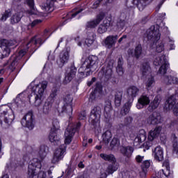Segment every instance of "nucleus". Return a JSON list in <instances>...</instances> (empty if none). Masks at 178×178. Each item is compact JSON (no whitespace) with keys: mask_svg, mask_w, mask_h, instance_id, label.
<instances>
[{"mask_svg":"<svg viewBox=\"0 0 178 178\" xmlns=\"http://www.w3.org/2000/svg\"><path fill=\"white\" fill-rule=\"evenodd\" d=\"M97 69H98V57L90 56L86 59L78 70V76L79 79H84V77L91 76Z\"/></svg>","mask_w":178,"mask_h":178,"instance_id":"f257e3e1","label":"nucleus"},{"mask_svg":"<svg viewBox=\"0 0 178 178\" xmlns=\"http://www.w3.org/2000/svg\"><path fill=\"white\" fill-rule=\"evenodd\" d=\"M48 87V81H42L33 86L32 92L29 96V102L35 106H40L42 104V95Z\"/></svg>","mask_w":178,"mask_h":178,"instance_id":"f03ea898","label":"nucleus"},{"mask_svg":"<svg viewBox=\"0 0 178 178\" xmlns=\"http://www.w3.org/2000/svg\"><path fill=\"white\" fill-rule=\"evenodd\" d=\"M101 115H102V107L101 106H94L91 111V115L89 119L92 129H99Z\"/></svg>","mask_w":178,"mask_h":178,"instance_id":"7ed1b4c3","label":"nucleus"},{"mask_svg":"<svg viewBox=\"0 0 178 178\" xmlns=\"http://www.w3.org/2000/svg\"><path fill=\"white\" fill-rule=\"evenodd\" d=\"M154 66H161L160 67L158 74H166L168 69L169 67V63L166 60L165 56H157L154 60Z\"/></svg>","mask_w":178,"mask_h":178,"instance_id":"20e7f679","label":"nucleus"},{"mask_svg":"<svg viewBox=\"0 0 178 178\" xmlns=\"http://www.w3.org/2000/svg\"><path fill=\"white\" fill-rule=\"evenodd\" d=\"M113 61H109L106 65L102 67V70L99 72V76H102L104 81H109L112 79V75L113 74Z\"/></svg>","mask_w":178,"mask_h":178,"instance_id":"39448f33","label":"nucleus"},{"mask_svg":"<svg viewBox=\"0 0 178 178\" xmlns=\"http://www.w3.org/2000/svg\"><path fill=\"white\" fill-rule=\"evenodd\" d=\"M146 33L147 40L149 42H153V44H155V42L161 40V33H159V26H158V25L156 26H150Z\"/></svg>","mask_w":178,"mask_h":178,"instance_id":"423d86ee","label":"nucleus"},{"mask_svg":"<svg viewBox=\"0 0 178 178\" xmlns=\"http://www.w3.org/2000/svg\"><path fill=\"white\" fill-rule=\"evenodd\" d=\"M41 169V161L38 159H33L28 167V178H33Z\"/></svg>","mask_w":178,"mask_h":178,"instance_id":"0eeeda50","label":"nucleus"},{"mask_svg":"<svg viewBox=\"0 0 178 178\" xmlns=\"http://www.w3.org/2000/svg\"><path fill=\"white\" fill-rule=\"evenodd\" d=\"M13 45H15L13 41H9L6 39H3L1 41V44L0 46V58L8 56L9 54H10V49H12V47H13Z\"/></svg>","mask_w":178,"mask_h":178,"instance_id":"6e6552de","label":"nucleus"},{"mask_svg":"<svg viewBox=\"0 0 178 178\" xmlns=\"http://www.w3.org/2000/svg\"><path fill=\"white\" fill-rule=\"evenodd\" d=\"M21 124L24 127H27L29 130L34 129V115L33 111H29L21 120Z\"/></svg>","mask_w":178,"mask_h":178,"instance_id":"1a4fd4ad","label":"nucleus"},{"mask_svg":"<svg viewBox=\"0 0 178 178\" xmlns=\"http://www.w3.org/2000/svg\"><path fill=\"white\" fill-rule=\"evenodd\" d=\"M66 152V145H61L59 148H57L54 154L51 162L52 163H58L59 161H62L63 159V156H65V153Z\"/></svg>","mask_w":178,"mask_h":178,"instance_id":"9d476101","label":"nucleus"},{"mask_svg":"<svg viewBox=\"0 0 178 178\" xmlns=\"http://www.w3.org/2000/svg\"><path fill=\"white\" fill-rule=\"evenodd\" d=\"M146 123L149 124V126H156V124L162 123V117L161 116V113L158 112L152 113L147 118Z\"/></svg>","mask_w":178,"mask_h":178,"instance_id":"9b49d317","label":"nucleus"},{"mask_svg":"<svg viewBox=\"0 0 178 178\" xmlns=\"http://www.w3.org/2000/svg\"><path fill=\"white\" fill-rule=\"evenodd\" d=\"M69 54H70V48L69 47H67L60 52L59 59L57 60L59 67H63L65 63H67L70 58Z\"/></svg>","mask_w":178,"mask_h":178,"instance_id":"f8f14e48","label":"nucleus"},{"mask_svg":"<svg viewBox=\"0 0 178 178\" xmlns=\"http://www.w3.org/2000/svg\"><path fill=\"white\" fill-rule=\"evenodd\" d=\"M13 120H15V115L13 111H10L8 114H6V115L0 119V124L3 129H8L12 124Z\"/></svg>","mask_w":178,"mask_h":178,"instance_id":"ddd939ff","label":"nucleus"},{"mask_svg":"<svg viewBox=\"0 0 178 178\" xmlns=\"http://www.w3.org/2000/svg\"><path fill=\"white\" fill-rule=\"evenodd\" d=\"M76 73H77V68L74 66V65H72L67 71L65 76V79L63 81L64 84H67V83H70L74 77H76Z\"/></svg>","mask_w":178,"mask_h":178,"instance_id":"4468645a","label":"nucleus"},{"mask_svg":"<svg viewBox=\"0 0 178 178\" xmlns=\"http://www.w3.org/2000/svg\"><path fill=\"white\" fill-rule=\"evenodd\" d=\"M104 17H105V14L103 13H99L95 19L87 22L86 29H95L104 20Z\"/></svg>","mask_w":178,"mask_h":178,"instance_id":"2eb2a0df","label":"nucleus"},{"mask_svg":"<svg viewBox=\"0 0 178 178\" xmlns=\"http://www.w3.org/2000/svg\"><path fill=\"white\" fill-rule=\"evenodd\" d=\"M151 100L147 95H142L138 99V103L136 104V108L138 109H143L145 106L149 105Z\"/></svg>","mask_w":178,"mask_h":178,"instance_id":"dca6fc26","label":"nucleus"},{"mask_svg":"<svg viewBox=\"0 0 178 178\" xmlns=\"http://www.w3.org/2000/svg\"><path fill=\"white\" fill-rule=\"evenodd\" d=\"M128 55L129 56H134L136 59H140L143 56V46L138 44L134 49V51L131 49L128 50Z\"/></svg>","mask_w":178,"mask_h":178,"instance_id":"f3484780","label":"nucleus"},{"mask_svg":"<svg viewBox=\"0 0 178 178\" xmlns=\"http://www.w3.org/2000/svg\"><path fill=\"white\" fill-rule=\"evenodd\" d=\"M145 140H147V132H145L144 129H141L135 138L134 144L136 146L140 145V144H143Z\"/></svg>","mask_w":178,"mask_h":178,"instance_id":"a211bd4d","label":"nucleus"},{"mask_svg":"<svg viewBox=\"0 0 178 178\" xmlns=\"http://www.w3.org/2000/svg\"><path fill=\"white\" fill-rule=\"evenodd\" d=\"M118 38H119L118 35L107 36L104 40V44L106 48L108 49L113 48L115 44H116V41H118Z\"/></svg>","mask_w":178,"mask_h":178,"instance_id":"6ab92c4d","label":"nucleus"},{"mask_svg":"<svg viewBox=\"0 0 178 178\" xmlns=\"http://www.w3.org/2000/svg\"><path fill=\"white\" fill-rule=\"evenodd\" d=\"M120 152L123 156L131 158L133 152H134V147L133 146H122L120 149Z\"/></svg>","mask_w":178,"mask_h":178,"instance_id":"aec40b11","label":"nucleus"},{"mask_svg":"<svg viewBox=\"0 0 178 178\" xmlns=\"http://www.w3.org/2000/svg\"><path fill=\"white\" fill-rule=\"evenodd\" d=\"M161 101H162V98H161V96L155 97L154 100L151 102L149 106L147 107V111L149 112H154V111H155V109H157L158 106H159Z\"/></svg>","mask_w":178,"mask_h":178,"instance_id":"412c9836","label":"nucleus"},{"mask_svg":"<svg viewBox=\"0 0 178 178\" xmlns=\"http://www.w3.org/2000/svg\"><path fill=\"white\" fill-rule=\"evenodd\" d=\"M153 156L156 161L162 162L163 161V149L160 146L155 147L153 152Z\"/></svg>","mask_w":178,"mask_h":178,"instance_id":"4be33fe9","label":"nucleus"},{"mask_svg":"<svg viewBox=\"0 0 178 178\" xmlns=\"http://www.w3.org/2000/svg\"><path fill=\"white\" fill-rule=\"evenodd\" d=\"M143 79H147L148 76H151V67L148 63H144L140 67Z\"/></svg>","mask_w":178,"mask_h":178,"instance_id":"5701e85b","label":"nucleus"},{"mask_svg":"<svg viewBox=\"0 0 178 178\" xmlns=\"http://www.w3.org/2000/svg\"><path fill=\"white\" fill-rule=\"evenodd\" d=\"M161 130H162V127H156V129H152L149 132V135L147 137L148 140H149L150 141H154L155 138L159 136V134Z\"/></svg>","mask_w":178,"mask_h":178,"instance_id":"b1692460","label":"nucleus"},{"mask_svg":"<svg viewBox=\"0 0 178 178\" xmlns=\"http://www.w3.org/2000/svg\"><path fill=\"white\" fill-rule=\"evenodd\" d=\"M57 132L58 131H51L49 138L51 143H54L56 145H59L60 144V138H59Z\"/></svg>","mask_w":178,"mask_h":178,"instance_id":"393cba45","label":"nucleus"},{"mask_svg":"<svg viewBox=\"0 0 178 178\" xmlns=\"http://www.w3.org/2000/svg\"><path fill=\"white\" fill-rule=\"evenodd\" d=\"M140 92V89L137 88V86H131L129 87L127 90V93L129 98H131L132 100L134 99L138 95V93Z\"/></svg>","mask_w":178,"mask_h":178,"instance_id":"a878e982","label":"nucleus"},{"mask_svg":"<svg viewBox=\"0 0 178 178\" xmlns=\"http://www.w3.org/2000/svg\"><path fill=\"white\" fill-rule=\"evenodd\" d=\"M123 98V90H115L114 94V99H115V106H120L122 105V99Z\"/></svg>","mask_w":178,"mask_h":178,"instance_id":"bb28decb","label":"nucleus"},{"mask_svg":"<svg viewBox=\"0 0 178 178\" xmlns=\"http://www.w3.org/2000/svg\"><path fill=\"white\" fill-rule=\"evenodd\" d=\"M111 26V20L109 19H104L103 23L99 25L97 32L99 34H104V33H106L108 31V27Z\"/></svg>","mask_w":178,"mask_h":178,"instance_id":"cd10ccee","label":"nucleus"},{"mask_svg":"<svg viewBox=\"0 0 178 178\" xmlns=\"http://www.w3.org/2000/svg\"><path fill=\"white\" fill-rule=\"evenodd\" d=\"M112 112V102L111 100L106 101V104L104 106V118L106 119H109L111 118Z\"/></svg>","mask_w":178,"mask_h":178,"instance_id":"c85d7f7f","label":"nucleus"},{"mask_svg":"<svg viewBox=\"0 0 178 178\" xmlns=\"http://www.w3.org/2000/svg\"><path fill=\"white\" fill-rule=\"evenodd\" d=\"M151 166V163H149V161L146 160L143 161V163L141 165V172H140V176L142 178H145L147 176V172H148V168Z\"/></svg>","mask_w":178,"mask_h":178,"instance_id":"c756f323","label":"nucleus"},{"mask_svg":"<svg viewBox=\"0 0 178 178\" xmlns=\"http://www.w3.org/2000/svg\"><path fill=\"white\" fill-rule=\"evenodd\" d=\"M164 83L167 84V86H178V78L173 76H163Z\"/></svg>","mask_w":178,"mask_h":178,"instance_id":"7c9ffc66","label":"nucleus"},{"mask_svg":"<svg viewBox=\"0 0 178 178\" xmlns=\"http://www.w3.org/2000/svg\"><path fill=\"white\" fill-rule=\"evenodd\" d=\"M163 168H165L164 170H162L163 175L165 177L173 178V172L170 171V166L169 165V162L164 161L163 163Z\"/></svg>","mask_w":178,"mask_h":178,"instance_id":"2f4dec72","label":"nucleus"},{"mask_svg":"<svg viewBox=\"0 0 178 178\" xmlns=\"http://www.w3.org/2000/svg\"><path fill=\"white\" fill-rule=\"evenodd\" d=\"M100 158H102V159H103L104 161L110 162L111 163H115V162H117L116 157H115V155L112 154H107L102 153L100 154Z\"/></svg>","mask_w":178,"mask_h":178,"instance_id":"473e14b6","label":"nucleus"},{"mask_svg":"<svg viewBox=\"0 0 178 178\" xmlns=\"http://www.w3.org/2000/svg\"><path fill=\"white\" fill-rule=\"evenodd\" d=\"M95 41V33L94 32H88L87 33V38L85 40V44L88 47H91L94 42Z\"/></svg>","mask_w":178,"mask_h":178,"instance_id":"72a5a7b5","label":"nucleus"},{"mask_svg":"<svg viewBox=\"0 0 178 178\" xmlns=\"http://www.w3.org/2000/svg\"><path fill=\"white\" fill-rule=\"evenodd\" d=\"M51 109H52V101L47 100L44 102L40 111L43 112L45 115H48L49 112H51Z\"/></svg>","mask_w":178,"mask_h":178,"instance_id":"f704fd0d","label":"nucleus"},{"mask_svg":"<svg viewBox=\"0 0 178 178\" xmlns=\"http://www.w3.org/2000/svg\"><path fill=\"white\" fill-rule=\"evenodd\" d=\"M132 2L134 5H136L138 9L140 11L145 9V6L148 5L146 0H133Z\"/></svg>","mask_w":178,"mask_h":178,"instance_id":"c9c22d12","label":"nucleus"},{"mask_svg":"<svg viewBox=\"0 0 178 178\" xmlns=\"http://www.w3.org/2000/svg\"><path fill=\"white\" fill-rule=\"evenodd\" d=\"M116 72L119 76H123V74H124V70L123 69V58L122 57L118 58Z\"/></svg>","mask_w":178,"mask_h":178,"instance_id":"e433bc0d","label":"nucleus"},{"mask_svg":"<svg viewBox=\"0 0 178 178\" xmlns=\"http://www.w3.org/2000/svg\"><path fill=\"white\" fill-rule=\"evenodd\" d=\"M61 113H67L68 116H70L73 113V104H63Z\"/></svg>","mask_w":178,"mask_h":178,"instance_id":"4c0bfd02","label":"nucleus"},{"mask_svg":"<svg viewBox=\"0 0 178 178\" xmlns=\"http://www.w3.org/2000/svg\"><path fill=\"white\" fill-rule=\"evenodd\" d=\"M52 1L56 0H47L46 2L42 5V8L44 12H52V7L54 6Z\"/></svg>","mask_w":178,"mask_h":178,"instance_id":"58836bf2","label":"nucleus"},{"mask_svg":"<svg viewBox=\"0 0 178 178\" xmlns=\"http://www.w3.org/2000/svg\"><path fill=\"white\" fill-rule=\"evenodd\" d=\"M26 3L30 8V10H27L26 13H29V15H37V10L34 8V0H26Z\"/></svg>","mask_w":178,"mask_h":178,"instance_id":"ea45409f","label":"nucleus"},{"mask_svg":"<svg viewBox=\"0 0 178 178\" xmlns=\"http://www.w3.org/2000/svg\"><path fill=\"white\" fill-rule=\"evenodd\" d=\"M10 112H12L10 107L8 105H3L0 106V119H2L3 116L8 115Z\"/></svg>","mask_w":178,"mask_h":178,"instance_id":"a19ab883","label":"nucleus"},{"mask_svg":"<svg viewBox=\"0 0 178 178\" xmlns=\"http://www.w3.org/2000/svg\"><path fill=\"white\" fill-rule=\"evenodd\" d=\"M130 108H131V102L125 103L120 111L121 116H119V118H122V116H126V115L130 112Z\"/></svg>","mask_w":178,"mask_h":178,"instance_id":"79ce46f5","label":"nucleus"},{"mask_svg":"<svg viewBox=\"0 0 178 178\" xmlns=\"http://www.w3.org/2000/svg\"><path fill=\"white\" fill-rule=\"evenodd\" d=\"M37 45L38 44H39L38 47H41V45H42V44H44V40H42V38H37L35 36L32 38L31 39V40L28 42V44H26L27 47H30L29 45Z\"/></svg>","mask_w":178,"mask_h":178,"instance_id":"37998d69","label":"nucleus"},{"mask_svg":"<svg viewBox=\"0 0 178 178\" xmlns=\"http://www.w3.org/2000/svg\"><path fill=\"white\" fill-rule=\"evenodd\" d=\"M118 169H119V164H118L116 161L115 163H111V164L108 165L106 172L108 173V175H112L114 172H116Z\"/></svg>","mask_w":178,"mask_h":178,"instance_id":"c03bdc74","label":"nucleus"},{"mask_svg":"<svg viewBox=\"0 0 178 178\" xmlns=\"http://www.w3.org/2000/svg\"><path fill=\"white\" fill-rule=\"evenodd\" d=\"M73 136H74V131H72L70 129H69V128H67L65 132V144H70V143H72V138Z\"/></svg>","mask_w":178,"mask_h":178,"instance_id":"a18cd8bd","label":"nucleus"},{"mask_svg":"<svg viewBox=\"0 0 178 178\" xmlns=\"http://www.w3.org/2000/svg\"><path fill=\"white\" fill-rule=\"evenodd\" d=\"M22 17H23V15L20 13L13 15L10 17V24H16V23H19L22 20Z\"/></svg>","mask_w":178,"mask_h":178,"instance_id":"49530a36","label":"nucleus"},{"mask_svg":"<svg viewBox=\"0 0 178 178\" xmlns=\"http://www.w3.org/2000/svg\"><path fill=\"white\" fill-rule=\"evenodd\" d=\"M63 105H73V97L71 95H65L63 97Z\"/></svg>","mask_w":178,"mask_h":178,"instance_id":"de8ad7c7","label":"nucleus"},{"mask_svg":"<svg viewBox=\"0 0 178 178\" xmlns=\"http://www.w3.org/2000/svg\"><path fill=\"white\" fill-rule=\"evenodd\" d=\"M171 140L172 141L173 151L174 152H175V154H178L177 136H176V134H172Z\"/></svg>","mask_w":178,"mask_h":178,"instance_id":"09e8293b","label":"nucleus"},{"mask_svg":"<svg viewBox=\"0 0 178 178\" xmlns=\"http://www.w3.org/2000/svg\"><path fill=\"white\" fill-rule=\"evenodd\" d=\"M102 138L105 144H109V140L112 138V133L111 132V131H106L105 133H104L102 135Z\"/></svg>","mask_w":178,"mask_h":178,"instance_id":"8fccbe9b","label":"nucleus"},{"mask_svg":"<svg viewBox=\"0 0 178 178\" xmlns=\"http://www.w3.org/2000/svg\"><path fill=\"white\" fill-rule=\"evenodd\" d=\"M10 65L9 66V69L11 70V72H13L15 69H16V56H13L9 60Z\"/></svg>","mask_w":178,"mask_h":178,"instance_id":"3c124183","label":"nucleus"},{"mask_svg":"<svg viewBox=\"0 0 178 178\" xmlns=\"http://www.w3.org/2000/svg\"><path fill=\"white\" fill-rule=\"evenodd\" d=\"M120 145V141L117 138H113L110 143L111 149H113L115 147H119Z\"/></svg>","mask_w":178,"mask_h":178,"instance_id":"603ef678","label":"nucleus"},{"mask_svg":"<svg viewBox=\"0 0 178 178\" xmlns=\"http://www.w3.org/2000/svg\"><path fill=\"white\" fill-rule=\"evenodd\" d=\"M39 156L42 159L47 156V147L41 146L39 151Z\"/></svg>","mask_w":178,"mask_h":178,"instance_id":"864d4df0","label":"nucleus"},{"mask_svg":"<svg viewBox=\"0 0 178 178\" xmlns=\"http://www.w3.org/2000/svg\"><path fill=\"white\" fill-rule=\"evenodd\" d=\"M10 15H12V10L10 9L6 10L0 18V20H1V22H5Z\"/></svg>","mask_w":178,"mask_h":178,"instance_id":"5fc2aeb1","label":"nucleus"},{"mask_svg":"<svg viewBox=\"0 0 178 178\" xmlns=\"http://www.w3.org/2000/svg\"><path fill=\"white\" fill-rule=\"evenodd\" d=\"M124 26H126V21H124V19H119L118 21L116 24L118 30H123V29H124Z\"/></svg>","mask_w":178,"mask_h":178,"instance_id":"6e6d98bb","label":"nucleus"},{"mask_svg":"<svg viewBox=\"0 0 178 178\" xmlns=\"http://www.w3.org/2000/svg\"><path fill=\"white\" fill-rule=\"evenodd\" d=\"M148 79L146 82V87L147 88H149L152 86V84L155 83V80L154 79V76H152V75L147 76Z\"/></svg>","mask_w":178,"mask_h":178,"instance_id":"4d7b16f0","label":"nucleus"},{"mask_svg":"<svg viewBox=\"0 0 178 178\" xmlns=\"http://www.w3.org/2000/svg\"><path fill=\"white\" fill-rule=\"evenodd\" d=\"M56 95H58V89H56V88H54L51 92L49 99H51L50 101H52V102H54V99L56 97Z\"/></svg>","mask_w":178,"mask_h":178,"instance_id":"13d9d810","label":"nucleus"},{"mask_svg":"<svg viewBox=\"0 0 178 178\" xmlns=\"http://www.w3.org/2000/svg\"><path fill=\"white\" fill-rule=\"evenodd\" d=\"M154 144H155V142H154V140H149L147 139V141H146L143 144V147L144 148H145V149H149V148H151V147H152Z\"/></svg>","mask_w":178,"mask_h":178,"instance_id":"bf43d9fd","label":"nucleus"},{"mask_svg":"<svg viewBox=\"0 0 178 178\" xmlns=\"http://www.w3.org/2000/svg\"><path fill=\"white\" fill-rule=\"evenodd\" d=\"M110 0H97L96 1L92 8V9H97V8H98V6H99V4L103 1L104 3H108V2H109Z\"/></svg>","mask_w":178,"mask_h":178,"instance_id":"052dcab7","label":"nucleus"},{"mask_svg":"<svg viewBox=\"0 0 178 178\" xmlns=\"http://www.w3.org/2000/svg\"><path fill=\"white\" fill-rule=\"evenodd\" d=\"M59 130V122L57 120L53 121V127L51 129V131H58Z\"/></svg>","mask_w":178,"mask_h":178,"instance_id":"680f3d73","label":"nucleus"},{"mask_svg":"<svg viewBox=\"0 0 178 178\" xmlns=\"http://www.w3.org/2000/svg\"><path fill=\"white\" fill-rule=\"evenodd\" d=\"M80 127H81V123L78 122L74 124L72 128H69V130H70V131H74L75 134L76 131H79V130H80Z\"/></svg>","mask_w":178,"mask_h":178,"instance_id":"e2e57ef3","label":"nucleus"},{"mask_svg":"<svg viewBox=\"0 0 178 178\" xmlns=\"http://www.w3.org/2000/svg\"><path fill=\"white\" fill-rule=\"evenodd\" d=\"M164 47L165 46L163 45V42H159L156 47V52H158L159 54L162 52V51H163V49H165Z\"/></svg>","mask_w":178,"mask_h":178,"instance_id":"0e129e2a","label":"nucleus"},{"mask_svg":"<svg viewBox=\"0 0 178 178\" xmlns=\"http://www.w3.org/2000/svg\"><path fill=\"white\" fill-rule=\"evenodd\" d=\"M93 92H96V94H101V92H102V85L97 83Z\"/></svg>","mask_w":178,"mask_h":178,"instance_id":"69168bd1","label":"nucleus"},{"mask_svg":"<svg viewBox=\"0 0 178 178\" xmlns=\"http://www.w3.org/2000/svg\"><path fill=\"white\" fill-rule=\"evenodd\" d=\"M131 122H133V118L131 117H127L124 120L125 126H129V124H131Z\"/></svg>","mask_w":178,"mask_h":178,"instance_id":"338daca9","label":"nucleus"},{"mask_svg":"<svg viewBox=\"0 0 178 178\" xmlns=\"http://www.w3.org/2000/svg\"><path fill=\"white\" fill-rule=\"evenodd\" d=\"M78 178H90V175L87 171H84L83 175H79Z\"/></svg>","mask_w":178,"mask_h":178,"instance_id":"774afa93","label":"nucleus"}]
</instances>
